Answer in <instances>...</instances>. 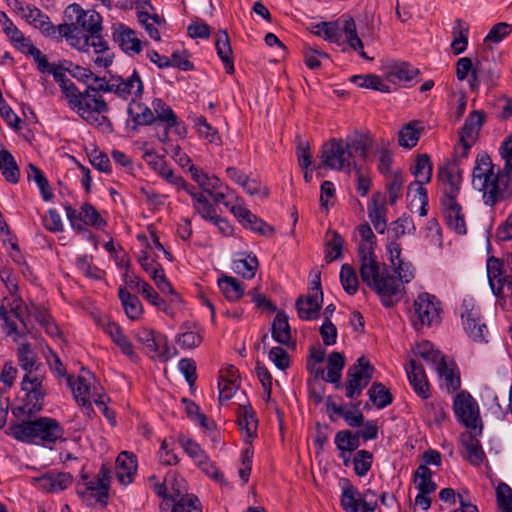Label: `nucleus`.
<instances>
[{"label": "nucleus", "mask_w": 512, "mask_h": 512, "mask_svg": "<svg viewBox=\"0 0 512 512\" xmlns=\"http://www.w3.org/2000/svg\"><path fill=\"white\" fill-rule=\"evenodd\" d=\"M16 320H19L24 327V320L15 308L8 309L4 305H0V335L11 337L14 342H19L25 335V331L19 330Z\"/></svg>", "instance_id": "obj_18"}, {"label": "nucleus", "mask_w": 512, "mask_h": 512, "mask_svg": "<svg viewBox=\"0 0 512 512\" xmlns=\"http://www.w3.org/2000/svg\"><path fill=\"white\" fill-rule=\"evenodd\" d=\"M38 486L47 492H58L65 490L72 483V476L69 473L46 474L37 479Z\"/></svg>", "instance_id": "obj_33"}, {"label": "nucleus", "mask_w": 512, "mask_h": 512, "mask_svg": "<svg viewBox=\"0 0 512 512\" xmlns=\"http://www.w3.org/2000/svg\"><path fill=\"white\" fill-rule=\"evenodd\" d=\"M487 275L499 305L505 310H512V279L503 277L502 264L498 258H488Z\"/></svg>", "instance_id": "obj_9"}, {"label": "nucleus", "mask_w": 512, "mask_h": 512, "mask_svg": "<svg viewBox=\"0 0 512 512\" xmlns=\"http://www.w3.org/2000/svg\"><path fill=\"white\" fill-rule=\"evenodd\" d=\"M146 351L151 357H157L163 362L174 358L178 354L177 349L171 347L168 343L167 337L161 333L156 336L155 341L151 343V346H149Z\"/></svg>", "instance_id": "obj_34"}, {"label": "nucleus", "mask_w": 512, "mask_h": 512, "mask_svg": "<svg viewBox=\"0 0 512 512\" xmlns=\"http://www.w3.org/2000/svg\"><path fill=\"white\" fill-rule=\"evenodd\" d=\"M453 411L457 420L467 429L477 431L478 434L482 433L483 424L479 406L469 392L462 390L455 396Z\"/></svg>", "instance_id": "obj_8"}, {"label": "nucleus", "mask_w": 512, "mask_h": 512, "mask_svg": "<svg viewBox=\"0 0 512 512\" xmlns=\"http://www.w3.org/2000/svg\"><path fill=\"white\" fill-rule=\"evenodd\" d=\"M0 170L6 181L18 183L20 170L13 155L6 149L0 150Z\"/></svg>", "instance_id": "obj_42"}, {"label": "nucleus", "mask_w": 512, "mask_h": 512, "mask_svg": "<svg viewBox=\"0 0 512 512\" xmlns=\"http://www.w3.org/2000/svg\"><path fill=\"white\" fill-rule=\"evenodd\" d=\"M166 483L171 489V492L168 494V500L171 501V503H175L178 499L185 497H196L195 495L188 494L186 492L185 480L182 477H179L176 473H168L166 476Z\"/></svg>", "instance_id": "obj_48"}, {"label": "nucleus", "mask_w": 512, "mask_h": 512, "mask_svg": "<svg viewBox=\"0 0 512 512\" xmlns=\"http://www.w3.org/2000/svg\"><path fill=\"white\" fill-rule=\"evenodd\" d=\"M497 503L502 512H512V489L500 483L496 489Z\"/></svg>", "instance_id": "obj_62"}, {"label": "nucleus", "mask_w": 512, "mask_h": 512, "mask_svg": "<svg viewBox=\"0 0 512 512\" xmlns=\"http://www.w3.org/2000/svg\"><path fill=\"white\" fill-rule=\"evenodd\" d=\"M42 382V375H25L23 377L21 386L25 392V397L22 400V405L12 409V413L16 418H30L42 410L46 394Z\"/></svg>", "instance_id": "obj_5"}, {"label": "nucleus", "mask_w": 512, "mask_h": 512, "mask_svg": "<svg viewBox=\"0 0 512 512\" xmlns=\"http://www.w3.org/2000/svg\"><path fill=\"white\" fill-rule=\"evenodd\" d=\"M374 370L373 365L365 356L359 357L347 371L345 396L349 399L358 398L370 383Z\"/></svg>", "instance_id": "obj_10"}, {"label": "nucleus", "mask_w": 512, "mask_h": 512, "mask_svg": "<svg viewBox=\"0 0 512 512\" xmlns=\"http://www.w3.org/2000/svg\"><path fill=\"white\" fill-rule=\"evenodd\" d=\"M419 73V69L409 63L402 62L388 67L386 77L394 84H411Z\"/></svg>", "instance_id": "obj_31"}, {"label": "nucleus", "mask_w": 512, "mask_h": 512, "mask_svg": "<svg viewBox=\"0 0 512 512\" xmlns=\"http://www.w3.org/2000/svg\"><path fill=\"white\" fill-rule=\"evenodd\" d=\"M352 167H355V161L351 160L344 140L333 138L322 145L318 169L350 172Z\"/></svg>", "instance_id": "obj_7"}, {"label": "nucleus", "mask_w": 512, "mask_h": 512, "mask_svg": "<svg viewBox=\"0 0 512 512\" xmlns=\"http://www.w3.org/2000/svg\"><path fill=\"white\" fill-rule=\"evenodd\" d=\"M193 124L200 138L216 145L221 143L217 129L212 127L203 115L193 117Z\"/></svg>", "instance_id": "obj_45"}, {"label": "nucleus", "mask_w": 512, "mask_h": 512, "mask_svg": "<svg viewBox=\"0 0 512 512\" xmlns=\"http://www.w3.org/2000/svg\"><path fill=\"white\" fill-rule=\"evenodd\" d=\"M136 470L137 463L133 455L123 451L117 456L116 476L121 484H130L133 481Z\"/></svg>", "instance_id": "obj_30"}, {"label": "nucleus", "mask_w": 512, "mask_h": 512, "mask_svg": "<svg viewBox=\"0 0 512 512\" xmlns=\"http://www.w3.org/2000/svg\"><path fill=\"white\" fill-rule=\"evenodd\" d=\"M7 434L25 443L54 444L64 436V428L54 418L39 417L11 423Z\"/></svg>", "instance_id": "obj_4"}, {"label": "nucleus", "mask_w": 512, "mask_h": 512, "mask_svg": "<svg viewBox=\"0 0 512 512\" xmlns=\"http://www.w3.org/2000/svg\"><path fill=\"white\" fill-rule=\"evenodd\" d=\"M405 369L408 381L416 395L422 399H428L431 394L430 384L423 366L415 359H411Z\"/></svg>", "instance_id": "obj_21"}, {"label": "nucleus", "mask_w": 512, "mask_h": 512, "mask_svg": "<svg viewBox=\"0 0 512 512\" xmlns=\"http://www.w3.org/2000/svg\"><path fill=\"white\" fill-rule=\"evenodd\" d=\"M456 173L455 170H443L439 167L437 178L441 185L440 202L458 201L463 179Z\"/></svg>", "instance_id": "obj_17"}, {"label": "nucleus", "mask_w": 512, "mask_h": 512, "mask_svg": "<svg viewBox=\"0 0 512 512\" xmlns=\"http://www.w3.org/2000/svg\"><path fill=\"white\" fill-rule=\"evenodd\" d=\"M361 494L353 485L343 488L340 505L345 512H357L361 505Z\"/></svg>", "instance_id": "obj_52"}, {"label": "nucleus", "mask_w": 512, "mask_h": 512, "mask_svg": "<svg viewBox=\"0 0 512 512\" xmlns=\"http://www.w3.org/2000/svg\"><path fill=\"white\" fill-rule=\"evenodd\" d=\"M351 82L360 88L371 89L383 93H389L390 87L383 82L380 76L375 74L354 75Z\"/></svg>", "instance_id": "obj_47"}, {"label": "nucleus", "mask_w": 512, "mask_h": 512, "mask_svg": "<svg viewBox=\"0 0 512 512\" xmlns=\"http://www.w3.org/2000/svg\"><path fill=\"white\" fill-rule=\"evenodd\" d=\"M239 429L245 434L247 440H251L257 435L258 421L252 408H245L238 419Z\"/></svg>", "instance_id": "obj_54"}, {"label": "nucleus", "mask_w": 512, "mask_h": 512, "mask_svg": "<svg viewBox=\"0 0 512 512\" xmlns=\"http://www.w3.org/2000/svg\"><path fill=\"white\" fill-rule=\"evenodd\" d=\"M65 69L59 66L56 70L52 71L54 80L58 83L61 92L63 93L67 104L71 99L80 91L78 87L66 76Z\"/></svg>", "instance_id": "obj_51"}, {"label": "nucleus", "mask_w": 512, "mask_h": 512, "mask_svg": "<svg viewBox=\"0 0 512 512\" xmlns=\"http://www.w3.org/2000/svg\"><path fill=\"white\" fill-rule=\"evenodd\" d=\"M417 122H409L399 131V145L403 148L411 149L419 141L421 129L417 127Z\"/></svg>", "instance_id": "obj_55"}, {"label": "nucleus", "mask_w": 512, "mask_h": 512, "mask_svg": "<svg viewBox=\"0 0 512 512\" xmlns=\"http://www.w3.org/2000/svg\"><path fill=\"white\" fill-rule=\"evenodd\" d=\"M271 333L273 339L283 345H289L291 331L288 317L284 312H278L273 320Z\"/></svg>", "instance_id": "obj_40"}, {"label": "nucleus", "mask_w": 512, "mask_h": 512, "mask_svg": "<svg viewBox=\"0 0 512 512\" xmlns=\"http://www.w3.org/2000/svg\"><path fill=\"white\" fill-rule=\"evenodd\" d=\"M146 163L159 175L171 184H183V178L174 174L173 170L167 165L164 158L158 156L153 151H146L143 155Z\"/></svg>", "instance_id": "obj_28"}, {"label": "nucleus", "mask_w": 512, "mask_h": 512, "mask_svg": "<svg viewBox=\"0 0 512 512\" xmlns=\"http://www.w3.org/2000/svg\"><path fill=\"white\" fill-rule=\"evenodd\" d=\"M413 352L415 356L420 357L427 364H431L435 369L440 365V362L445 360L444 355L429 341L418 343Z\"/></svg>", "instance_id": "obj_41"}, {"label": "nucleus", "mask_w": 512, "mask_h": 512, "mask_svg": "<svg viewBox=\"0 0 512 512\" xmlns=\"http://www.w3.org/2000/svg\"><path fill=\"white\" fill-rule=\"evenodd\" d=\"M439 377L443 380L444 385L449 393L458 390L461 386L460 374L454 363L448 364L446 360L440 362L435 369Z\"/></svg>", "instance_id": "obj_37"}, {"label": "nucleus", "mask_w": 512, "mask_h": 512, "mask_svg": "<svg viewBox=\"0 0 512 512\" xmlns=\"http://www.w3.org/2000/svg\"><path fill=\"white\" fill-rule=\"evenodd\" d=\"M118 296L128 318L137 320L142 316L143 306L136 295L131 294L126 287H120Z\"/></svg>", "instance_id": "obj_36"}, {"label": "nucleus", "mask_w": 512, "mask_h": 512, "mask_svg": "<svg viewBox=\"0 0 512 512\" xmlns=\"http://www.w3.org/2000/svg\"><path fill=\"white\" fill-rule=\"evenodd\" d=\"M128 114L137 125H150L155 121L153 110L139 103L138 100L130 102Z\"/></svg>", "instance_id": "obj_43"}, {"label": "nucleus", "mask_w": 512, "mask_h": 512, "mask_svg": "<svg viewBox=\"0 0 512 512\" xmlns=\"http://www.w3.org/2000/svg\"><path fill=\"white\" fill-rule=\"evenodd\" d=\"M57 30L56 40L65 38L72 47L80 51H88L90 38L87 35L81 34L76 24H60L57 26Z\"/></svg>", "instance_id": "obj_25"}, {"label": "nucleus", "mask_w": 512, "mask_h": 512, "mask_svg": "<svg viewBox=\"0 0 512 512\" xmlns=\"http://www.w3.org/2000/svg\"><path fill=\"white\" fill-rule=\"evenodd\" d=\"M475 432L478 434L477 431H468L461 435V444L464 447V456L465 458L472 464V465H479L484 457L485 454L482 450V446L480 444V441L476 438V436L473 434Z\"/></svg>", "instance_id": "obj_29"}, {"label": "nucleus", "mask_w": 512, "mask_h": 512, "mask_svg": "<svg viewBox=\"0 0 512 512\" xmlns=\"http://www.w3.org/2000/svg\"><path fill=\"white\" fill-rule=\"evenodd\" d=\"M468 32V25H466L461 19H457L453 26V41L451 43V48L456 55L461 54L466 50L468 44Z\"/></svg>", "instance_id": "obj_46"}, {"label": "nucleus", "mask_w": 512, "mask_h": 512, "mask_svg": "<svg viewBox=\"0 0 512 512\" xmlns=\"http://www.w3.org/2000/svg\"><path fill=\"white\" fill-rule=\"evenodd\" d=\"M83 485L86 490L91 491L92 495L96 497L97 502L106 504L108 499V491L110 486L109 470L103 465L98 474L89 479L88 476H82Z\"/></svg>", "instance_id": "obj_22"}, {"label": "nucleus", "mask_w": 512, "mask_h": 512, "mask_svg": "<svg viewBox=\"0 0 512 512\" xmlns=\"http://www.w3.org/2000/svg\"><path fill=\"white\" fill-rule=\"evenodd\" d=\"M472 182L475 188L483 192V202L487 206L494 207L512 197V175L501 169L495 172L494 164L486 153L476 157Z\"/></svg>", "instance_id": "obj_2"}, {"label": "nucleus", "mask_w": 512, "mask_h": 512, "mask_svg": "<svg viewBox=\"0 0 512 512\" xmlns=\"http://www.w3.org/2000/svg\"><path fill=\"white\" fill-rule=\"evenodd\" d=\"M259 267L256 255L250 253L245 257L233 261V271L245 279L254 278Z\"/></svg>", "instance_id": "obj_44"}, {"label": "nucleus", "mask_w": 512, "mask_h": 512, "mask_svg": "<svg viewBox=\"0 0 512 512\" xmlns=\"http://www.w3.org/2000/svg\"><path fill=\"white\" fill-rule=\"evenodd\" d=\"M215 48L217 55L223 62L225 70L228 74L234 73V61L232 56V49L230 39L226 31H218L216 35Z\"/></svg>", "instance_id": "obj_32"}, {"label": "nucleus", "mask_w": 512, "mask_h": 512, "mask_svg": "<svg viewBox=\"0 0 512 512\" xmlns=\"http://www.w3.org/2000/svg\"><path fill=\"white\" fill-rule=\"evenodd\" d=\"M343 32L345 34V38L349 46L356 51L359 56L365 60H372L373 58L369 57L364 51V45L362 40L358 37L356 23L354 19L350 16L346 17L344 20Z\"/></svg>", "instance_id": "obj_38"}, {"label": "nucleus", "mask_w": 512, "mask_h": 512, "mask_svg": "<svg viewBox=\"0 0 512 512\" xmlns=\"http://www.w3.org/2000/svg\"><path fill=\"white\" fill-rule=\"evenodd\" d=\"M323 303V291L321 287L320 273H316L310 282L307 295L297 298L295 307L300 319L311 321L318 319Z\"/></svg>", "instance_id": "obj_11"}, {"label": "nucleus", "mask_w": 512, "mask_h": 512, "mask_svg": "<svg viewBox=\"0 0 512 512\" xmlns=\"http://www.w3.org/2000/svg\"><path fill=\"white\" fill-rule=\"evenodd\" d=\"M340 281L343 289L349 294L354 295L358 291V277L354 268L349 264H344L340 270Z\"/></svg>", "instance_id": "obj_59"}, {"label": "nucleus", "mask_w": 512, "mask_h": 512, "mask_svg": "<svg viewBox=\"0 0 512 512\" xmlns=\"http://www.w3.org/2000/svg\"><path fill=\"white\" fill-rule=\"evenodd\" d=\"M414 483L419 492L433 493L437 485L432 480V471L426 465H420L414 473Z\"/></svg>", "instance_id": "obj_50"}, {"label": "nucleus", "mask_w": 512, "mask_h": 512, "mask_svg": "<svg viewBox=\"0 0 512 512\" xmlns=\"http://www.w3.org/2000/svg\"><path fill=\"white\" fill-rule=\"evenodd\" d=\"M105 88L124 100L131 98V101L139 100L144 91L143 82L136 70L127 78L121 76L112 77L111 86H106Z\"/></svg>", "instance_id": "obj_14"}, {"label": "nucleus", "mask_w": 512, "mask_h": 512, "mask_svg": "<svg viewBox=\"0 0 512 512\" xmlns=\"http://www.w3.org/2000/svg\"><path fill=\"white\" fill-rule=\"evenodd\" d=\"M373 454L368 450H357L352 458L354 472L357 476L363 477L371 470L373 464Z\"/></svg>", "instance_id": "obj_57"}, {"label": "nucleus", "mask_w": 512, "mask_h": 512, "mask_svg": "<svg viewBox=\"0 0 512 512\" xmlns=\"http://www.w3.org/2000/svg\"><path fill=\"white\" fill-rule=\"evenodd\" d=\"M218 286L228 301H238L244 295V286L232 276L223 275L220 277L218 279Z\"/></svg>", "instance_id": "obj_39"}, {"label": "nucleus", "mask_w": 512, "mask_h": 512, "mask_svg": "<svg viewBox=\"0 0 512 512\" xmlns=\"http://www.w3.org/2000/svg\"><path fill=\"white\" fill-rule=\"evenodd\" d=\"M499 154L505 162L501 169L502 172L512 175V134L502 142Z\"/></svg>", "instance_id": "obj_64"}, {"label": "nucleus", "mask_w": 512, "mask_h": 512, "mask_svg": "<svg viewBox=\"0 0 512 512\" xmlns=\"http://www.w3.org/2000/svg\"><path fill=\"white\" fill-rule=\"evenodd\" d=\"M82 213V224L91 225L97 228L104 227L106 222L101 218L95 207L89 203H85L81 206Z\"/></svg>", "instance_id": "obj_61"}, {"label": "nucleus", "mask_w": 512, "mask_h": 512, "mask_svg": "<svg viewBox=\"0 0 512 512\" xmlns=\"http://www.w3.org/2000/svg\"><path fill=\"white\" fill-rule=\"evenodd\" d=\"M18 361L23 370L26 371L25 375H37L33 373V366L36 363V354L28 343H23L18 348Z\"/></svg>", "instance_id": "obj_58"}, {"label": "nucleus", "mask_w": 512, "mask_h": 512, "mask_svg": "<svg viewBox=\"0 0 512 512\" xmlns=\"http://www.w3.org/2000/svg\"><path fill=\"white\" fill-rule=\"evenodd\" d=\"M113 38L126 53H139L142 49L141 41L137 38L134 30L119 24L114 29Z\"/></svg>", "instance_id": "obj_27"}, {"label": "nucleus", "mask_w": 512, "mask_h": 512, "mask_svg": "<svg viewBox=\"0 0 512 512\" xmlns=\"http://www.w3.org/2000/svg\"><path fill=\"white\" fill-rule=\"evenodd\" d=\"M440 302L427 292L417 296L413 303L410 320L413 327L419 331L424 327H431L440 323Z\"/></svg>", "instance_id": "obj_6"}, {"label": "nucleus", "mask_w": 512, "mask_h": 512, "mask_svg": "<svg viewBox=\"0 0 512 512\" xmlns=\"http://www.w3.org/2000/svg\"><path fill=\"white\" fill-rule=\"evenodd\" d=\"M432 163L427 154H421L417 157L412 173L417 182L429 183L432 177Z\"/></svg>", "instance_id": "obj_56"}, {"label": "nucleus", "mask_w": 512, "mask_h": 512, "mask_svg": "<svg viewBox=\"0 0 512 512\" xmlns=\"http://www.w3.org/2000/svg\"><path fill=\"white\" fill-rule=\"evenodd\" d=\"M230 211L245 228H248L262 236L268 237L273 235V227L258 218L247 208L236 204L230 206Z\"/></svg>", "instance_id": "obj_16"}, {"label": "nucleus", "mask_w": 512, "mask_h": 512, "mask_svg": "<svg viewBox=\"0 0 512 512\" xmlns=\"http://www.w3.org/2000/svg\"><path fill=\"white\" fill-rule=\"evenodd\" d=\"M24 19L34 28L39 29L45 37L52 39L57 37V27L52 24L50 18L39 8L31 6L27 14L24 15Z\"/></svg>", "instance_id": "obj_26"}, {"label": "nucleus", "mask_w": 512, "mask_h": 512, "mask_svg": "<svg viewBox=\"0 0 512 512\" xmlns=\"http://www.w3.org/2000/svg\"><path fill=\"white\" fill-rule=\"evenodd\" d=\"M331 238L326 241L325 260L332 262L341 256L344 240L341 235L336 232H330Z\"/></svg>", "instance_id": "obj_60"}, {"label": "nucleus", "mask_w": 512, "mask_h": 512, "mask_svg": "<svg viewBox=\"0 0 512 512\" xmlns=\"http://www.w3.org/2000/svg\"><path fill=\"white\" fill-rule=\"evenodd\" d=\"M368 218L379 234L387 228V207L385 195L375 192L367 206Z\"/></svg>", "instance_id": "obj_19"}, {"label": "nucleus", "mask_w": 512, "mask_h": 512, "mask_svg": "<svg viewBox=\"0 0 512 512\" xmlns=\"http://www.w3.org/2000/svg\"><path fill=\"white\" fill-rule=\"evenodd\" d=\"M474 69L478 73V78L483 80L488 89H492L497 85L500 77L499 66L494 59L488 58V52L476 58Z\"/></svg>", "instance_id": "obj_23"}, {"label": "nucleus", "mask_w": 512, "mask_h": 512, "mask_svg": "<svg viewBox=\"0 0 512 512\" xmlns=\"http://www.w3.org/2000/svg\"><path fill=\"white\" fill-rule=\"evenodd\" d=\"M81 119L104 132L112 131V123L105 115L109 111L107 102L94 86L87 85L67 104Z\"/></svg>", "instance_id": "obj_3"}, {"label": "nucleus", "mask_w": 512, "mask_h": 512, "mask_svg": "<svg viewBox=\"0 0 512 512\" xmlns=\"http://www.w3.org/2000/svg\"><path fill=\"white\" fill-rule=\"evenodd\" d=\"M460 316L467 335L475 342L487 343L489 331L483 322L480 308L472 299H465L461 305Z\"/></svg>", "instance_id": "obj_12"}, {"label": "nucleus", "mask_w": 512, "mask_h": 512, "mask_svg": "<svg viewBox=\"0 0 512 512\" xmlns=\"http://www.w3.org/2000/svg\"><path fill=\"white\" fill-rule=\"evenodd\" d=\"M370 401L378 409H383L390 405L393 401L392 394L389 390L379 382H374L368 390Z\"/></svg>", "instance_id": "obj_49"}, {"label": "nucleus", "mask_w": 512, "mask_h": 512, "mask_svg": "<svg viewBox=\"0 0 512 512\" xmlns=\"http://www.w3.org/2000/svg\"><path fill=\"white\" fill-rule=\"evenodd\" d=\"M357 232L361 238L358 245V258L362 281L381 297L385 306H389L390 302L386 298L399 291V284L389 273L387 266L377 260L374 253L376 237L370 225L368 223L360 224L357 226Z\"/></svg>", "instance_id": "obj_1"}, {"label": "nucleus", "mask_w": 512, "mask_h": 512, "mask_svg": "<svg viewBox=\"0 0 512 512\" xmlns=\"http://www.w3.org/2000/svg\"><path fill=\"white\" fill-rule=\"evenodd\" d=\"M335 445L339 451L353 452L360 446V439L357 433L350 430L338 431L334 438Z\"/></svg>", "instance_id": "obj_53"}, {"label": "nucleus", "mask_w": 512, "mask_h": 512, "mask_svg": "<svg viewBox=\"0 0 512 512\" xmlns=\"http://www.w3.org/2000/svg\"><path fill=\"white\" fill-rule=\"evenodd\" d=\"M171 512H202L198 497H185L173 503Z\"/></svg>", "instance_id": "obj_63"}, {"label": "nucleus", "mask_w": 512, "mask_h": 512, "mask_svg": "<svg viewBox=\"0 0 512 512\" xmlns=\"http://www.w3.org/2000/svg\"><path fill=\"white\" fill-rule=\"evenodd\" d=\"M446 225L459 235L467 233L463 208L458 201L440 202Z\"/></svg>", "instance_id": "obj_20"}, {"label": "nucleus", "mask_w": 512, "mask_h": 512, "mask_svg": "<svg viewBox=\"0 0 512 512\" xmlns=\"http://www.w3.org/2000/svg\"><path fill=\"white\" fill-rule=\"evenodd\" d=\"M91 375L89 371L82 370V373L74 378L73 376H67L68 386L71 388L73 396L77 403H79L85 410V413L90 416L93 413L91 404Z\"/></svg>", "instance_id": "obj_15"}, {"label": "nucleus", "mask_w": 512, "mask_h": 512, "mask_svg": "<svg viewBox=\"0 0 512 512\" xmlns=\"http://www.w3.org/2000/svg\"><path fill=\"white\" fill-rule=\"evenodd\" d=\"M485 121V114L482 111L475 110L465 119L464 125L459 132V145L455 148V154L465 158L469 149L474 145L478 138L479 131Z\"/></svg>", "instance_id": "obj_13"}, {"label": "nucleus", "mask_w": 512, "mask_h": 512, "mask_svg": "<svg viewBox=\"0 0 512 512\" xmlns=\"http://www.w3.org/2000/svg\"><path fill=\"white\" fill-rule=\"evenodd\" d=\"M67 11L76 15V24L84 31L89 32L90 35L99 33L102 29V17L98 12L94 10L85 11L78 4L70 5Z\"/></svg>", "instance_id": "obj_24"}, {"label": "nucleus", "mask_w": 512, "mask_h": 512, "mask_svg": "<svg viewBox=\"0 0 512 512\" xmlns=\"http://www.w3.org/2000/svg\"><path fill=\"white\" fill-rule=\"evenodd\" d=\"M152 110L154 112L155 120L165 123L164 138L168 137V130L178 124V117L162 99L156 98L152 101Z\"/></svg>", "instance_id": "obj_35"}]
</instances>
